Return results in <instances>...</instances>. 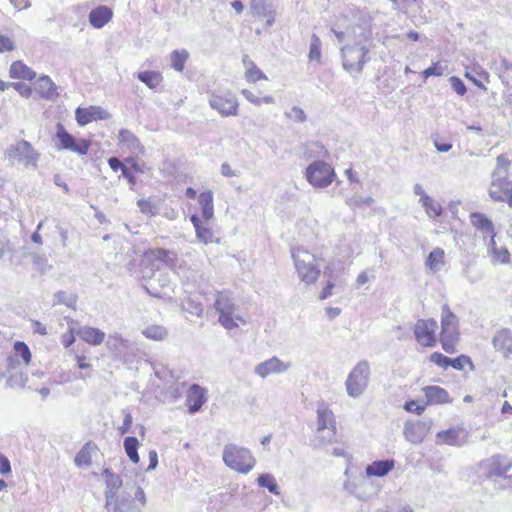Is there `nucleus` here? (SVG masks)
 Wrapping results in <instances>:
<instances>
[{"mask_svg":"<svg viewBox=\"0 0 512 512\" xmlns=\"http://www.w3.org/2000/svg\"><path fill=\"white\" fill-rule=\"evenodd\" d=\"M145 505L143 489L136 482L126 481L118 496L106 500L105 508L108 512H141Z\"/></svg>","mask_w":512,"mask_h":512,"instance_id":"obj_1","label":"nucleus"},{"mask_svg":"<svg viewBox=\"0 0 512 512\" xmlns=\"http://www.w3.org/2000/svg\"><path fill=\"white\" fill-rule=\"evenodd\" d=\"M361 33L355 36L354 45H345L341 48L343 68L350 72H362L364 65L370 60L367 57L369 52L364 43L368 40L369 34L362 28Z\"/></svg>","mask_w":512,"mask_h":512,"instance_id":"obj_2","label":"nucleus"},{"mask_svg":"<svg viewBox=\"0 0 512 512\" xmlns=\"http://www.w3.org/2000/svg\"><path fill=\"white\" fill-rule=\"evenodd\" d=\"M291 257L299 279L307 285L314 284L320 275L316 256L303 247L291 249Z\"/></svg>","mask_w":512,"mask_h":512,"instance_id":"obj_3","label":"nucleus"},{"mask_svg":"<svg viewBox=\"0 0 512 512\" xmlns=\"http://www.w3.org/2000/svg\"><path fill=\"white\" fill-rule=\"evenodd\" d=\"M459 340L458 318L447 305L442 307L440 341L447 353H454Z\"/></svg>","mask_w":512,"mask_h":512,"instance_id":"obj_4","label":"nucleus"},{"mask_svg":"<svg viewBox=\"0 0 512 512\" xmlns=\"http://www.w3.org/2000/svg\"><path fill=\"white\" fill-rule=\"evenodd\" d=\"M369 378L370 365L368 361L358 362L345 381L347 394L352 398L360 397L368 387Z\"/></svg>","mask_w":512,"mask_h":512,"instance_id":"obj_5","label":"nucleus"},{"mask_svg":"<svg viewBox=\"0 0 512 512\" xmlns=\"http://www.w3.org/2000/svg\"><path fill=\"white\" fill-rule=\"evenodd\" d=\"M307 182L315 188H326L334 180V168L323 160H315L307 166L304 172Z\"/></svg>","mask_w":512,"mask_h":512,"instance_id":"obj_6","label":"nucleus"},{"mask_svg":"<svg viewBox=\"0 0 512 512\" xmlns=\"http://www.w3.org/2000/svg\"><path fill=\"white\" fill-rule=\"evenodd\" d=\"M255 458L246 448L234 445L226 446V466L240 473L247 474L255 466Z\"/></svg>","mask_w":512,"mask_h":512,"instance_id":"obj_7","label":"nucleus"},{"mask_svg":"<svg viewBox=\"0 0 512 512\" xmlns=\"http://www.w3.org/2000/svg\"><path fill=\"white\" fill-rule=\"evenodd\" d=\"M6 155L9 160L16 161L25 167H36L40 158V154L26 140L18 141L15 145L10 146L6 151Z\"/></svg>","mask_w":512,"mask_h":512,"instance_id":"obj_8","label":"nucleus"},{"mask_svg":"<svg viewBox=\"0 0 512 512\" xmlns=\"http://www.w3.org/2000/svg\"><path fill=\"white\" fill-rule=\"evenodd\" d=\"M512 467V461L505 455L497 454L480 463V470L484 477H503Z\"/></svg>","mask_w":512,"mask_h":512,"instance_id":"obj_9","label":"nucleus"},{"mask_svg":"<svg viewBox=\"0 0 512 512\" xmlns=\"http://www.w3.org/2000/svg\"><path fill=\"white\" fill-rule=\"evenodd\" d=\"M438 324L434 319H419L414 326V336L417 342L424 347H433L436 344V331Z\"/></svg>","mask_w":512,"mask_h":512,"instance_id":"obj_10","label":"nucleus"},{"mask_svg":"<svg viewBox=\"0 0 512 512\" xmlns=\"http://www.w3.org/2000/svg\"><path fill=\"white\" fill-rule=\"evenodd\" d=\"M56 137L59 140V149L69 150L79 155H86L89 143L85 139H75L66 131L62 124H58Z\"/></svg>","mask_w":512,"mask_h":512,"instance_id":"obj_11","label":"nucleus"},{"mask_svg":"<svg viewBox=\"0 0 512 512\" xmlns=\"http://www.w3.org/2000/svg\"><path fill=\"white\" fill-rule=\"evenodd\" d=\"M432 427V420L407 421L404 424V438L412 444H420Z\"/></svg>","mask_w":512,"mask_h":512,"instance_id":"obj_12","label":"nucleus"},{"mask_svg":"<svg viewBox=\"0 0 512 512\" xmlns=\"http://www.w3.org/2000/svg\"><path fill=\"white\" fill-rule=\"evenodd\" d=\"M290 368V362H284L277 356H272L271 358L257 364L254 368V373L261 379H265L270 375L285 373Z\"/></svg>","mask_w":512,"mask_h":512,"instance_id":"obj_13","label":"nucleus"},{"mask_svg":"<svg viewBox=\"0 0 512 512\" xmlns=\"http://www.w3.org/2000/svg\"><path fill=\"white\" fill-rule=\"evenodd\" d=\"M489 196L494 201H506L512 208V182L507 177H492Z\"/></svg>","mask_w":512,"mask_h":512,"instance_id":"obj_14","label":"nucleus"},{"mask_svg":"<svg viewBox=\"0 0 512 512\" xmlns=\"http://www.w3.org/2000/svg\"><path fill=\"white\" fill-rule=\"evenodd\" d=\"M468 441V432L463 427L441 430L436 434V443L461 447Z\"/></svg>","mask_w":512,"mask_h":512,"instance_id":"obj_15","label":"nucleus"},{"mask_svg":"<svg viewBox=\"0 0 512 512\" xmlns=\"http://www.w3.org/2000/svg\"><path fill=\"white\" fill-rule=\"evenodd\" d=\"M76 121L80 126H85L95 120H105L110 114L100 106H90L88 108H77L75 111Z\"/></svg>","mask_w":512,"mask_h":512,"instance_id":"obj_16","label":"nucleus"},{"mask_svg":"<svg viewBox=\"0 0 512 512\" xmlns=\"http://www.w3.org/2000/svg\"><path fill=\"white\" fill-rule=\"evenodd\" d=\"M102 476L104 477L106 488H105V499H110L119 495L121 490H124L125 483L120 475L115 474L109 468H105L102 472Z\"/></svg>","mask_w":512,"mask_h":512,"instance_id":"obj_17","label":"nucleus"},{"mask_svg":"<svg viewBox=\"0 0 512 512\" xmlns=\"http://www.w3.org/2000/svg\"><path fill=\"white\" fill-rule=\"evenodd\" d=\"M36 93L45 100H55L58 97L57 86L49 76L43 75L35 83Z\"/></svg>","mask_w":512,"mask_h":512,"instance_id":"obj_18","label":"nucleus"},{"mask_svg":"<svg viewBox=\"0 0 512 512\" xmlns=\"http://www.w3.org/2000/svg\"><path fill=\"white\" fill-rule=\"evenodd\" d=\"M492 343L497 351L507 357L512 354V331L506 328L497 331Z\"/></svg>","mask_w":512,"mask_h":512,"instance_id":"obj_19","label":"nucleus"},{"mask_svg":"<svg viewBox=\"0 0 512 512\" xmlns=\"http://www.w3.org/2000/svg\"><path fill=\"white\" fill-rule=\"evenodd\" d=\"M205 400L204 389L197 384L191 385L186 396V404L189 407V411L191 413L199 411Z\"/></svg>","mask_w":512,"mask_h":512,"instance_id":"obj_20","label":"nucleus"},{"mask_svg":"<svg viewBox=\"0 0 512 512\" xmlns=\"http://www.w3.org/2000/svg\"><path fill=\"white\" fill-rule=\"evenodd\" d=\"M119 143L131 153H144V146L130 130L122 129L118 134Z\"/></svg>","mask_w":512,"mask_h":512,"instance_id":"obj_21","label":"nucleus"},{"mask_svg":"<svg viewBox=\"0 0 512 512\" xmlns=\"http://www.w3.org/2000/svg\"><path fill=\"white\" fill-rule=\"evenodd\" d=\"M147 257L152 261H159L169 268H175L177 266V255L171 250L162 248L151 249L147 252Z\"/></svg>","mask_w":512,"mask_h":512,"instance_id":"obj_22","label":"nucleus"},{"mask_svg":"<svg viewBox=\"0 0 512 512\" xmlns=\"http://www.w3.org/2000/svg\"><path fill=\"white\" fill-rule=\"evenodd\" d=\"M422 390L427 399V404H445L451 402L448 392L440 386H426Z\"/></svg>","mask_w":512,"mask_h":512,"instance_id":"obj_23","label":"nucleus"},{"mask_svg":"<svg viewBox=\"0 0 512 512\" xmlns=\"http://www.w3.org/2000/svg\"><path fill=\"white\" fill-rule=\"evenodd\" d=\"M247 325V321L240 315L235 314L233 309L226 304V331L232 332V336L243 333L242 327Z\"/></svg>","mask_w":512,"mask_h":512,"instance_id":"obj_24","label":"nucleus"},{"mask_svg":"<svg viewBox=\"0 0 512 512\" xmlns=\"http://www.w3.org/2000/svg\"><path fill=\"white\" fill-rule=\"evenodd\" d=\"M112 16V10L107 6L101 5L91 10L89 13V21L93 27L102 28L111 20Z\"/></svg>","mask_w":512,"mask_h":512,"instance_id":"obj_25","label":"nucleus"},{"mask_svg":"<svg viewBox=\"0 0 512 512\" xmlns=\"http://www.w3.org/2000/svg\"><path fill=\"white\" fill-rule=\"evenodd\" d=\"M76 334L86 343L97 346L105 339V333L98 328L83 326L76 331Z\"/></svg>","mask_w":512,"mask_h":512,"instance_id":"obj_26","label":"nucleus"},{"mask_svg":"<svg viewBox=\"0 0 512 512\" xmlns=\"http://www.w3.org/2000/svg\"><path fill=\"white\" fill-rule=\"evenodd\" d=\"M336 429V419L331 409L322 404L317 409V429Z\"/></svg>","mask_w":512,"mask_h":512,"instance_id":"obj_27","label":"nucleus"},{"mask_svg":"<svg viewBox=\"0 0 512 512\" xmlns=\"http://www.w3.org/2000/svg\"><path fill=\"white\" fill-rule=\"evenodd\" d=\"M394 465L395 462L393 459L374 461L366 467V475L368 477H383L394 468Z\"/></svg>","mask_w":512,"mask_h":512,"instance_id":"obj_28","label":"nucleus"},{"mask_svg":"<svg viewBox=\"0 0 512 512\" xmlns=\"http://www.w3.org/2000/svg\"><path fill=\"white\" fill-rule=\"evenodd\" d=\"M426 267L433 273L440 271L445 265V251L440 248H434L426 258Z\"/></svg>","mask_w":512,"mask_h":512,"instance_id":"obj_29","label":"nucleus"},{"mask_svg":"<svg viewBox=\"0 0 512 512\" xmlns=\"http://www.w3.org/2000/svg\"><path fill=\"white\" fill-rule=\"evenodd\" d=\"M242 61L245 68V78L248 82L255 83L258 80H267V76L256 66L248 55H244Z\"/></svg>","mask_w":512,"mask_h":512,"instance_id":"obj_30","label":"nucleus"},{"mask_svg":"<svg viewBox=\"0 0 512 512\" xmlns=\"http://www.w3.org/2000/svg\"><path fill=\"white\" fill-rule=\"evenodd\" d=\"M10 77L14 79L32 80L36 73L20 61H15L10 67Z\"/></svg>","mask_w":512,"mask_h":512,"instance_id":"obj_31","label":"nucleus"},{"mask_svg":"<svg viewBox=\"0 0 512 512\" xmlns=\"http://www.w3.org/2000/svg\"><path fill=\"white\" fill-rule=\"evenodd\" d=\"M303 155L308 159L315 158L320 160V158H325L328 155V150L322 143L312 141L305 145Z\"/></svg>","mask_w":512,"mask_h":512,"instance_id":"obj_32","label":"nucleus"},{"mask_svg":"<svg viewBox=\"0 0 512 512\" xmlns=\"http://www.w3.org/2000/svg\"><path fill=\"white\" fill-rule=\"evenodd\" d=\"M472 225L483 233H493L494 225L484 214L473 212L470 215Z\"/></svg>","mask_w":512,"mask_h":512,"instance_id":"obj_33","label":"nucleus"},{"mask_svg":"<svg viewBox=\"0 0 512 512\" xmlns=\"http://www.w3.org/2000/svg\"><path fill=\"white\" fill-rule=\"evenodd\" d=\"M365 482V478L360 475L352 480H346L343 484V487L345 491L351 495H354L359 500H365V495L360 491V488L365 484Z\"/></svg>","mask_w":512,"mask_h":512,"instance_id":"obj_34","label":"nucleus"},{"mask_svg":"<svg viewBox=\"0 0 512 512\" xmlns=\"http://www.w3.org/2000/svg\"><path fill=\"white\" fill-rule=\"evenodd\" d=\"M201 207L202 216L205 220H209L213 216V197L211 191L202 192L198 197Z\"/></svg>","mask_w":512,"mask_h":512,"instance_id":"obj_35","label":"nucleus"},{"mask_svg":"<svg viewBox=\"0 0 512 512\" xmlns=\"http://www.w3.org/2000/svg\"><path fill=\"white\" fill-rule=\"evenodd\" d=\"M336 436V429L316 430L315 436L312 440L315 447H324L334 442Z\"/></svg>","mask_w":512,"mask_h":512,"instance_id":"obj_36","label":"nucleus"},{"mask_svg":"<svg viewBox=\"0 0 512 512\" xmlns=\"http://www.w3.org/2000/svg\"><path fill=\"white\" fill-rule=\"evenodd\" d=\"M124 450L128 456V458L135 464L139 462L138 448L139 441L136 437L127 436L123 442Z\"/></svg>","mask_w":512,"mask_h":512,"instance_id":"obj_37","label":"nucleus"},{"mask_svg":"<svg viewBox=\"0 0 512 512\" xmlns=\"http://www.w3.org/2000/svg\"><path fill=\"white\" fill-rule=\"evenodd\" d=\"M257 484L262 488H267L274 495H280V488L272 474H260L257 478Z\"/></svg>","mask_w":512,"mask_h":512,"instance_id":"obj_38","label":"nucleus"},{"mask_svg":"<svg viewBox=\"0 0 512 512\" xmlns=\"http://www.w3.org/2000/svg\"><path fill=\"white\" fill-rule=\"evenodd\" d=\"M420 204L425 209V212L428 215V217L435 219V218L441 216L442 211H443L442 206L440 205L439 202L434 200L432 197L425 196L423 198V201Z\"/></svg>","mask_w":512,"mask_h":512,"instance_id":"obj_39","label":"nucleus"},{"mask_svg":"<svg viewBox=\"0 0 512 512\" xmlns=\"http://www.w3.org/2000/svg\"><path fill=\"white\" fill-rule=\"evenodd\" d=\"M137 78L151 89H155L163 79L161 74L156 71L139 72Z\"/></svg>","mask_w":512,"mask_h":512,"instance_id":"obj_40","label":"nucleus"},{"mask_svg":"<svg viewBox=\"0 0 512 512\" xmlns=\"http://www.w3.org/2000/svg\"><path fill=\"white\" fill-rule=\"evenodd\" d=\"M142 334L151 340L160 341L166 338L168 332L161 325H151L142 330Z\"/></svg>","mask_w":512,"mask_h":512,"instance_id":"obj_41","label":"nucleus"},{"mask_svg":"<svg viewBox=\"0 0 512 512\" xmlns=\"http://www.w3.org/2000/svg\"><path fill=\"white\" fill-rule=\"evenodd\" d=\"M96 447H92L90 443L84 445L80 451L76 454L75 464L79 467L81 466H90L92 463L91 450Z\"/></svg>","mask_w":512,"mask_h":512,"instance_id":"obj_42","label":"nucleus"},{"mask_svg":"<svg viewBox=\"0 0 512 512\" xmlns=\"http://www.w3.org/2000/svg\"><path fill=\"white\" fill-rule=\"evenodd\" d=\"M77 296L74 294H67L64 291H58L54 294L53 305L63 304L69 308H75Z\"/></svg>","mask_w":512,"mask_h":512,"instance_id":"obj_43","label":"nucleus"},{"mask_svg":"<svg viewBox=\"0 0 512 512\" xmlns=\"http://www.w3.org/2000/svg\"><path fill=\"white\" fill-rule=\"evenodd\" d=\"M189 54L187 51L175 50L171 53V65L176 71H183L186 60L188 59Z\"/></svg>","mask_w":512,"mask_h":512,"instance_id":"obj_44","label":"nucleus"},{"mask_svg":"<svg viewBox=\"0 0 512 512\" xmlns=\"http://www.w3.org/2000/svg\"><path fill=\"white\" fill-rule=\"evenodd\" d=\"M129 341L123 339L119 334L109 335L107 339V347L112 351L120 352L122 348L128 347Z\"/></svg>","mask_w":512,"mask_h":512,"instance_id":"obj_45","label":"nucleus"},{"mask_svg":"<svg viewBox=\"0 0 512 512\" xmlns=\"http://www.w3.org/2000/svg\"><path fill=\"white\" fill-rule=\"evenodd\" d=\"M242 95L252 104L260 106L262 103L265 104H273L274 98L271 95L264 96L263 98H259L254 95L250 90L243 89L241 91Z\"/></svg>","mask_w":512,"mask_h":512,"instance_id":"obj_46","label":"nucleus"},{"mask_svg":"<svg viewBox=\"0 0 512 512\" xmlns=\"http://www.w3.org/2000/svg\"><path fill=\"white\" fill-rule=\"evenodd\" d=\"M250 10L253 16L265 17L268 13L267 0H251Z\"/></svg>","mask_w":512,"mask_h":512,"instance_id":"obj_47","label":"nucleus"},{"mask_svg":"<svg viewBox=\"0 0 512 512\" xmlns=\"http://www.w3.org/2000/svg\"><path fill=\"white\" fill-rule=\"evenodd\" d=\"M510 165V161L508 158L501 154L497 157V167L494 170L492 177H507L508 167Z\"/></svg>","mask_w":512,"mask_h":512,"instance_id":"obj_48","label":"nucleus"},{"mask_svg":"<svg viewBox=\"0 0 512 512\" xmlns=\"http://www.w3.org/2000/svg\"><path fill=\"white\" fill-rule=\"evenodd\" d=\"M321 58V40L316 34H312L310 48H309V59L311 61H319Z\"/></svg>","mask_w":512,"mask_h":512,"instance_id":"obj_49","label":"nucleus"},{"mask_svg":"<svg viewBox=\"0 0 512 512\" xmlns=\"http://www.w3.org/2000/svg\"><path fill=\"white\" fill-rule=\"evenodd\" d=\"M285 115L296 123H303L307 119L305 112L299 106H293L289 111L285 112Z\"/></svg>","mask_w":512,"mask_h":512,"instance_id":"obj_50","label":"nucleus"},{"mask_svg":"<svg viewBox=\"0 0 512 512\" xmlns=\"http://www.w3.org/2000/svg\"><path fill=\"white\" fill-rule=\"evenodd\" d=\"M14 350L16 353L23 359L24 363L27 365L31 361V352L29 347L22 341H17L14 344Z\"/></svg>","mask_w":512,"mask_h":512,"instance_id":"obj_51","label":"nucleus"},{"mask_svg":"<svg viewBox=\"0 0 512 512\" xmlns=\"http://www.w3.org/2000/svg\"><path fill=\"white\" fill-rule=\"evenodd\" d=\"M137 206L141 213L153 216L156 214V208L149 199H140L137 201Z\"/></svg>","mask_w":512,"mask_h":512,"instance_id":"obj_52","label":"nucleus"},{"mask_svg":"<svg viewBox=\"0 0 512 512\" xmlns=\"http://www.w3.org/2000/svg\"><path fill=\"white\" fill-rule=\"evenodd\" d=\"M196 236L198 240L204 244L212 243L214 238L212 231L204 226L196 230Z\"/></svg>","mask_w":512,"mask_h":512,"instance_id":"obj_53","label":"nucleus"},{"mask_svg":"<svg viewBox=\"0 0 512 512\" xmlns=\"http://www.w3.org/2000/svg\"><path fill=\"white\" fill-rule=\"evenodd\" d=\"M449 82H450L451 87L453 88V90L458 95H460V96L465 95V93L467 92V88H466L465 83L459 77L452 76V77L449 78Z\"/></svg>","mask_w":512,"mask_h":512,"instance_id":"obj_54","label":"nucleus"},{"mask_svg":"<svg viewBox=\"0 0 512 512\" xmlns=\"http://www.w3.org/2000/svg\"><path fill=\"white\" fill-rule=\"evenodd\" d=\"M466 364H471V361L467 356L462 355L457 358H450L448 366H451L456 370H462Z\"/></svg>","mask_w":512,"mask_h":512,"instance_id":"obj_55","label":"nucleus"},{"mask_svg":"<svg viewBox=\"0 0 512 512\" xmlns=\"http://www.w3.org/2000/svg\"><path fill=\"white\" fill-rule=\"evenodd\" d=\"M32 262H33V265L35 266V268L40 271L41 273H45L47 268H48V264H47V260L46 258L40 256V255H37V254H33L32 255Z\"/></svg>","mask_w":512,"mask_h":512,"instance_id":"obj_56","label":"nucleus"},{"mask_svg":"<svg viewBox=\"0 0 512 512\" xmlns=\"http://www.w3.org/2000/svg\"><path fill=\"white\" fill-rule=\"evenodd\" d=\"M422 75L425 79L430 76H441L443 75V68L438 63H433L422 72Z\"/></svg>","mask_w":512,"mask_h":512,"instance_id":"obj_57","label":"nucleus"},{"mask_svg":"<svg viewBox=\"0 0 512 512\" xmlns=\"http://www.w3.org/2000/svg\"><path fill=\"white\" fill-rule=\"evenodd\" d=\"M404 409L407 412H411V413H415L417 415H421L424 412V410H425V406L419 405L417 401L410 400V401H407L405 403Z\"/></svg>","mask_w":512,"mask_h":512,"instance_id":"obj_58","label":"nucleus"},{"mask_svg":"<svg viewBox=\"0 0 512 512\" xmlns=\"http://www.w3.org/2000/svg\"><path fill=\"white\" fill-rule=\"evenodd\" d=\"M12 87L23 97L29 98L32 94V89L25 83L16 82L12 83Z\"/></svg>","mask_w":512,"mask_h":512,"instance_id":"obj_59","label":"nucleus"},{"mask_svg":"<svg viewBox=\"0 0 512 512\" xmlns=\"http://www.w3.org/2000/svg\"><path fill=\"white\" fill-rule=\"evenodd\" d=\"M430 360H431V362H433L441 367H448V363L450 362V358H448L447 356H445L439 352L432 353L430 356Z\"/></svg>","mask_w":512,"mask_h":512,"instance_id":"obj_60","label":"nucleus"},{"mask_svg":"<svg viewBox=\"0 0 512 512\" xmlns=\"http://www.w3.org/2000/svg\"><path fill=\"white\" fill-rule=\"evenodd\" d=\"M349 205H354L355 207H363L370 206L374 203V199L372 197H358L352 199L350 202H347Z\"/></svg>","mask_w":512,"mask_h":512,"instance_id":"obj_61","label":"nucleus"},{"mask_svg":"<svg viewBox=\"0 0 512 512\" xmlns=\"http://www.w3.org/2000/svg\"><path fill=\"white\" fill-rule=\"evenodd\" d=\"M13 49V41L7 36L0 35V52L12 51Z\"/></svg>","mask_w":512,"mask_h":512,"instance_id":"obj_62","label":"nucleus"},{"mask_svg":"<svg viewBox=\"0 0 512 512\" xmlns=\"http://www.w3.org/2000/svg\"><path fill=\"white\" fill-rule=\"evenodd\" d=\"M238 108V102L235 98L226 97V116L236 115Z\"/></svg>","mask_w":512,"mask_h":512,"instance_id":"obj_63","label":"nucleus"},{"mask_svg":"<svg viewBox=\"0 0 512 512\" xmlns=\"http://www.w3.org/2000/svg\"><path fill=\"white\" fill-rule=\"evenodd\" d=\"M74 329L69 328V331L62 335V344L65 348L70 347L75 342Z\"/></svg>","mask_w":512,"mask_h":512,"instance_id":"obj_64","label":"nucleus"}]
</instances>
